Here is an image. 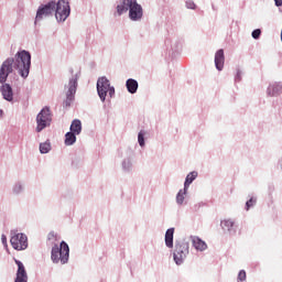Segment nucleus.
<instances>
[{
    "mask_svg": "<svg viewBox=\"0 0 282 282\" xmlns=\"http://www.w3.org/2000/svg\"><path fill=\"white\" fill-rule=\"evenodd\" d=\"M243 78V70L239 67L236 68L235 83H241Z\"/></svg>",
    "mask_w": 282,
    "mask_h": 282,
    "instance_id": "29",
    "label": "nucleus"
},
{
    "mask_svg": "<svg viewBox=\"0 0 282 282\" xmlns=\"http://www.w3.org/2000/svg\"><path fill=\"white\" fill-rule=\"evenodd\" d=\"M198 175L199 173H197V171L189 172L185 177L184 188L188 191V188H191V184L197 180Z\"/></svg>",
    "mask_w": 282,
    "mask_h": 282,
    "instance_id": "21",
    "label": "nucleus"
},
{
    "mask_svg": "<svg viewBox=\"0 0 282 282\" xmlns=\"http://www.w3.org/2000/svg\"><path fill=\"white\" fill-rule=\"evenodd\" d=\"M200 205H202V203L195 205V208H199Z\"/></svg>",
    "mask_w": 282,
    "mask_h": 282,
    "instance_id": "36",
    "label": "nucleus"
},
{
    "mask_svg": "<svg viewBox=\"0 0 282 282\" xmlns=\"http://www.w3.org/2000/svg\"><path fill=\"white\" fill-rule=\"evenodd\" d=\"M54 10H56V1H54V0L50 1L46 4H41L36 11L35 23L43 21V19L53 17Z\"/></svg>",
    "mask_w": 282,
    "mask_h": 282,
    "instance_id": "10",
    "label": "nucleus"
},
{
    "mask_svg": "<svg viewBox=\"0 0 282 282\" xmlns=\"http://www.w3.org/2000/svg\"><path fill=\"white\" fill-rule=\"evenodd\" d=\"M274 3L276 6V8H281L282 6V0H274Z\"/></svg>",
    "mask_w": 282,
    "mask_h": 282,
    "instance_id": "35",
    "label": "nucleus"
},
{
    "mask_svg": "<svg viewBox=\"0 0 282 282\" xmlns=\"http://www.w3.org/2000/svg\"><path fill=\"white\" fill-rule=\"evenodd\" d=\"M251 36H252V39H254L256 41H257L258 39H260V37H261V29H256V30H253L252 33H251Z\"/></svg>",
    "mask_w": 282,
    "mask_h": 282,
    "instance_id": "32",
    "label": "nucleus"
},
{
    "mask_svg": "<svg viewBox=\"0 0 282 282\" xmlns=\"http://www.w3.org/2000/svg\"><path fill=\"white\" fill-rule=\"evenodd\" d=\"M97 94L102 102L107 100V95L109 98L116 96V87L111 86V82H109L107 76H101L97 79Z\"/></svg>",
    "mask_w": 282,
    "mask_h": 282,
    "instance_id": "5",
    "label": "nucleus"
},
{
    "mask_svg": "<svg viewBox=\"0 0 282 282\" xmlns=\"http://www.w3.org/2000/svg\"><path fill=\"white\" fill-rule=\"evenodd\" d=\"M184 47V40L175 35L169 36L165 40V50L169 54H178V52Z\"/></svg>",
    "mask_w": 282,
    "mask_h": 282,
    "instance_id": "11",
    "label": "nucleus"
},
{
    "mask_svg": "<svg viewBox=\"0 0 282 282\" xmlns=\"http://www.w3.org/2000/svg\"><path fill=\"white\" fill-rule=\"evenodd\" d=\"M50 151H52V143H50V141L40 143V153L45 154L50 153Z\"/></svg>",
    "mask_w": 282,
    "mask_h": 282,
    "instance_id": "27",
    "label": "nucleus"
},
{
    "mask_svg": "<svg viewBox=\"0 0 282 282\" xmlns=\"http://www.w3.org/2000/svg\"><path fill=\"white\" fill-rule=\"evenodd\" d=\"M257 206V196H250L249 199L246 202L245 210H250V208H254Z\"/></svg>",
    "mask_w": 282,
    "mask_h": 282,
    "instance_id": "26",
    "label": "nucleus"
},
{
    "mask_svg": "<svg viewBox=\"0 0 282 282\" xmlns=\"http://www.w3.org/2000/svg\"><path fill=\"white\" fill-rule=\"evenodd\" d=\"M47 240L54 243L56 241V234L54 231L48 232Z\"/></svg>",
    "mask_w": 282,
    "mask_h": 282,
    "instance_id": "33",
    "label": "nucleus"
},
{
    "mask_svg": "<svg viewBox=\"0 0 282 282\" xmlns=\"http://www.w3.org/2000/svg\"><path fill=\"white\" fill-rule=\"evenodd\" d=\"M282 93V83L281 82H273L269 84L267 88V96L270 98H276L281 96Z\"/></svg>",
    "mask_w": 282,
    "mask_h": 282,
    "instance_id": "14",
    "label": "nucleus"
},
{
    "mask_svg": "<svg viewBox=\"0 0 282 282\" xmlns=\"http://www.w3.org/2000/svg\"><path fill=\"white\" fill-rule=\"evenodd\" d=\"M189 239L192 241L193 248L197 252H204V251L208 250V245L206 243V241H204L202 238H199V236H189Z\"/></svg>",
    "mask_w": 282,
    "mask_h": 282,
    "instance_id": "16",
    "label": "nucleus"
},
{
    "mask_svg": "<svg viewBox=\"0 0 282 282\" xmlns=\"http://www.w3.org/2000/svg\"><path fill=\"white\" fill-rule=\"evenodd\" d=\"M224 63H226V56L224 55V48H220L215 53V67L218 72L224 70Z\"/></svg>",
    "mask_w": 282,
    "mask_h": 282,
    "instance_id": "18",
    "label": "nucleus"
},
{
    "mask_svg": "<svg viewBox=\"0 0 282 282\" xmlns=\"http://www.w3.org/2000/svg\"><path fill=\"white\" fill-rule=\"evenodd\" d=\"M191 252V243L184 239L176 241L174 245L173 259L177 265H183Z\"/></svg>",
    "mask_w": 282,
    "mask_h": 282,
    "instance_id": "6",
    "label": "nucleus"
},
{
    "mask_svg": "<svg viewBox=\"0 0 282 282\" xmlns=\"http://www.w3.org/2000/svg\"><path fill=\"white\" fill-rule=\"evenodd\" d=\"M220 227L223 228L224 232H227L230 237H235L237 235V230L239 226L237 221L232 218H227L220 221Z\"/></svg>",
    "mask_w": 282,
    "mask_h": 282,
    "instance_id": "12",
    "label": "nucleus"
},
{
    "mask_svg": "<svg viewBox=\"0 0 282 282\" xmlns=\"http://www.w3.org/2000/svg\"><path fill=\"white\" fill-rule=\"evenodd\" d=\"M128 19L132 23H142L144 19V9L142 4L138 3V0H119V3L116 7L115 17H122L127 14Z\"/></svg>",
    "mask_w": 282,
    "mask_h": 282,
    "instance_id": "2",
    "label": "nucleus"
},
{
    "mask_svg": "<svg viewBox=\"0 0 282 282\" xmlns=\"http://www.w3.org/2000/svg\"><path fill=\"white\" fill-rule=\"evenodd\" d=\"M138 143H139V147H141V149H144V147H147V142L144 141V131L143 130H141L138 133Z\"/></svg>",
    "mask_w": 282,
    "mask_h": 282,
    "instance_id": "28",
    "label": "nucleus"
},
{
    "mask_svg": "<svg viewBox=\"0 0 282 282\" xmlns=\"http://www.w3.org/2000/svg\"><path fill=\"white\" fill-rule=\"evenodd\" d=\"M0 84H2L0 87V91L3 99L8 102H12V100H14V93L12 91V86H10V84H6V82Z\"/></svg>",
    "mask_w": 282,
    "mask_h": 282,
    "instance_id": "17",
    "label": "nucleus"
},
{
    "mask_svg": "<svg viewBox=\"0 0 282 282\" xmlns=\"http://www.w3.org/2000/svg\"><path fill=\"white\" fill-rule=\"evenodd\" d=\"M185 8L187 10H197V4L193 0H186L185 1Z\"/></svg>",
    "mask_w": 282,
    "mask_h": 282,
    "instance_id": "30",
    "label": "nucleus"
},
{
    "mask_svg": "<svg viewBox=\"0 0 282 282\" xmlns=\"http://www.w3.org/2000/svg\"><path fill=\"white\" fill-rule=\"evenodd\" d=\"M55 19L57 23H65L72 14V8L69 7V0L55 1Z\"/></svg>",
    "mask_w": 282,
    "mask_h": 282,
    "instance_id": "7",
    "label": "nucleus"
},
{
    "mask_svg": "<svg viewBox=\"0 0 282 282\" xmlns=\"http://www.w3.org/2000/svg\"><path fill=\"white\" fill-rule=\"evenodd\" d=\"M52 124V110L50 107H44L36 116V133H41Z\"/></svg>",
    "mask_w": 282,
    "mask_h": 282,
    "instance_id": "8",
    "label": "nucleus"
},
{
    "mask_svg": "<svg viewBox=\"0 0 282 282\" xmlns=\"http://www.w3.org/2000/svg\"><path fill=\"white\" fill-rule=\"evenodd\" d=\"M72 76L68 79V84L65 85L66 89V99L63 102V107H72V102L76 100V90L78 89V79L80 78V72L74 74V70L70 69Z\"/></svg>",
    "mask_w": 282,
    "mask_h": 282,
    "instance_id": "3",
    "label": "nucleus"
},
{
    "mask_svg": "<svg viewBox=\"0 0 282 282\" xmlns=\"http://www.w3.org/2000/svg\"><path fill=\"white\" fill-rule=\"evenodd\" d=\"M1 116H3V110H0V118H1Z\"/></svg>",
    "mask_w": 282,
    "mask_h": 282,
    "instance_id": "37",
    "label": "nucleus"
},
{
    "mask_svg": "<svg viewBox=\"0 0 282 282\" xmlns=\"http://www.w3.org/2000/svg\"><path fill=\"white\" fill-rule=\"evenodd\" d=\"M70 133H75L76 135H80L83 132V122L79 119H75L70 123Z\"/></svg>",
    "mask_w": 282,
    "mask_h": 282,
    "instance_id": "22",
    "label": "nucleus"
},
{
    "mask_svg": "<svg viewBox=\"0 0 282 282\" xmlns=\"http://www.w3.org/2000/svg\"><path fill=\"white\" fill-rule=\"evenodd\" d=\"M14 263L18 265L14 282H28V271H25L23 262L14 259Z\"/></svg>",
    "mask_w": 282,
    "mask_h": 282,
    "instance_id": "13",
    "label": "nucleus"
},
{
    "mask_svg": "<svg viewBox=\"0 0 282 282\" xmlns=\"http://www.w3.org/2000/svg\"><path fill=\"white\" fill-rule=\"evenodd\" d=\"M25 193V183L23 181H17L11 187V195L19 197Z\"/></svg>",
    "mask_w": 282,
    "mask_h": 282,
    "instance_id": "19",
    "label": "nucleus"
},
{
    "mask_svg": "<svg viewBox=\"0 0 282 282\" xmlns=\"http://www.w3.org/2000/svg\"><path fill=\"white\" fill-rule=\"evenodd\" d=\"M1 242H2L3 246H8V238L3 234L1 236Z\"/></svg>",
    "mask_w": 282,
    "mask_h": 282,
    "instance_id": "34",
    "label": "nucleus"
},
{
    "mask_svg": "<svg viewBox=\"0 0 282 282\" xmlns=\"http://www.w3.org/2000/svg\"><path fill=\"white\" fill-rule=\"evenodd\" d=\"M51 260L53 263L65 265L69 261V245L65 241H62L59 246L54 245L51 250Z\"/></svg>",
    "mask_w": 282,
    "mask_h": 282,
    "instance_id": "4",
    "label": "nucleus"
},
{
    "mask_svg": "<svg viewBox=\"0 0 282 282\" xmlns=\"http://www.w3.org/2000/svg\"><path fill=\"white\" fill-rule=\"evenodd\" d=\"M186 195H188V189L186 187H183V189H180L176 194V204L177 206H184L186 203Z\"/></svg>",
    "mask_w": 282,
    "mask_h": 282,
    "instance_id": "23",
    "label": "nucleus"
},
{
    "mask_svg": "<svg viewBox=\"0 0 282 282\" xmlns=\"http://www.w3.org/2000/svg\"><path fill=\"white\" fill-rule=\"evenodd\" d=\"M10 243L14 250H28V236L19 230H11Z\"/></svg>",
    "mask_w": 282,
    "mask_h": 282,
    "instance_id": "9",
    "label": "nucleus"
},
{
    "mask_svg": "<svg viewBox=\"0 0 282 282\" xmlns=\"http://www.w3.org/2000/svg\"><path fill=\"white\" fill-rule=\"evenodd\" d=\"M139 87H140V85L138 84V80H135L133 78L127 79L126 88H127L129 94H138V88Z\"/></svg>",
    "mask_w": 282,
    "mask_h": 282,
    "instance_id": "20",
    "label": "nucleus"
},
{
    "mask_svg": "<svg viewBox=\"0 0 282 282\" xmlns=\"http://www.w3.org/2000/svg\"><path fill=\"white\" fill-rule=\"evenodd\" d=\"M175 235V228H169L165 231V246L166 248L173 249V237Z\"/></svg>",
    "mask_w": 282,
    "mask_h": 282,
    "instance_id": "24",
    "label": "nucleus"
},
{
    "mask_svg": "<svg viewBox=\"0 0 282 282\" xmlns=\"http://www.w3.org/2000/svg\"><path fill=\"white\" fill-rule=\"evenodd\" d=\"M76 135H78V134H76V133H74V132H67L66 134H65V145L66 147H74V144H76Z\"/></svg>",
    "mask_w": 282,
    "mask_h": 282,
    "instance_id": "25",
    "label": "nucleus"
},
{
    "mask_svg": "<svg viewBox=\"0 0 282 282\" xmlns=\"http://www.w3.org/2000/svg\"><path fill=\"white\" fill-rule=\"evenodd\" d=\"M134 155L130 153L126 155L121 161V170L123 173H133Z\"/></svg>",
    "mask_w": 282,
    "mask_h": 282,
    "instance_id": "15",
    "label": "nucleus"
},
{
    "mask_svg": "<svg viewBox=\"0 0 282 282\" xmlns=\"http://www.w3.org/2000/svg\"><path fill=\"white\" fill-rule=\"evenodd\" d=\"M32 67V55L30 52L23 50L19 51L14 57H9L2 62L0 66V83H7L8 77L14 69H18V74L21 78H28L30 76V68Z\"/></svg>",
    "mask_w": 282,
    "mask_h": 282,
    "instance_id": "1",
    "label": "nucleus"
},
{
    "mask_svg": "<svg viewBox=\"0 0 282 282\" xmlns=\"http://www.w3.org/2000/svg\"><path fill=\"white\" fill-rule=\"evenodd\" d=\"M247 275H246V270H240L237 276V282H243L246 281Z\"/></svg>",
    "mask_w": 282,
    "mask_h": 282,
    "instance_id": "31",
    "label": "nucleus"
}]
</instances>
